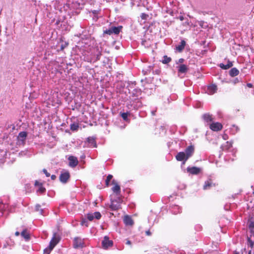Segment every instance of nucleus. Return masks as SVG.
Returning a JSON list of instances; mask_svg holds the SVG:
<instances>
[{"label": "nucleus", "mask_w": 254, "mask_h": 254, "mask_svg": "<svg viewBox=\"0 0 254 254\" xmlns=\"http://www.w3.org/2000/svg\"><path fill=\"white\" fill-rule=\"evenodd\" d=\"M129 93L130 100L127 104V107L128 109H136L142 106L141 102L139 100L138 97L141 95V91L138 88H135L130 91L129 89Z\"/></svg>", "instance_id": "f257e3e1"}, {"label": "nucleus", "mask_w": 254, "mask_h": 254, "mask_svg": "<svg viewBox=\"0 0 254 254\" xmlns=\"http://www.w3.org/2000/svg\"><path fill=\"white\" fill-rule=\"evenodd\" d=\"M102 49L101 47L96 46L92 48L90 51V57L87 59L89 62H95L100 60L102 55Z\"/></svg>", "instance_id": "f03ea898"}, {"label": "nucleus", "mask_w": 254, "mask_h": 254, "mask_svg": "<svg viewBox=\"0 0 254 254\" xmlns=\"http://www.w3.org/2000/svg\"><path fill=\"white\" fill-rule=\"evenodd\" d=\"M249 230L251 233L250 237H248V245L252 247L254 244V224L251 222L249 225Z\"/></svg>", "instance_id": "7ed1b4c3"}, {"label": "nucleus", "mask_w": 254, "mask_h": 254, "mask_svg": "<svg viewBox=\"0 0 254 254\" xmlns=\"http://www.w3.org/2000/svg\"><path fill=\"white\" fill-rule=\"evenodd\" d=\"M178 69V75L180 76L182 74H186L189 70L188 66L184 64H180L177 66Z\"/></svg>", "instance_id": "20e7f679"}, {"label": "nucleus", "mask_w": 254, "mask_h": 254, "mask_svg": "<svg viewBox=\"0 0 254 254\" xmlns=\"http://www.w3.org/2000/svg\"><path fill=\"white\" fill-rule=\"evenodd\" d=\"M209 128L214 131H218L222 129L223 126L219 122H212L209 124Z\"/></svg>", "instance_id": "39448f33"}, {"label": "nucleus", "mask_w": 254, "mask_h": 254, "mask_svg": "<svg viewBox=\"0 0 254 254\" xmlns=\"http://www.w3.org/2000/svg\"><path fill=\"white\" fill-rule=\"evenodd\" d=\"M113 245V241L112 240H110L108 237L105 236L102 242L103 248L105 249H107L108 248L112 247Z\"/></svg>", "instance_id": "423d86ee"}, {"label": "nucleus", "mask_w": 254, "mask_h": 254, "mask_svg": "<svg viewBox=\"0 0 254 254\" xmlns=\"http://www.w3.org/2000/svg\"><path fill=\"white\" fill-rule=\"evenodd\" d=\"M176 160L178 161H183V164H185L188 159H187L186 153L184 152H180L176 156Z\"/></svg>", "instance_id": "0eeeda50"}, {"label": "nucleus", "mask_w": 254, "mask_h": 254, "mask_svg": "<svg viewBox=\"0 0 254 254\" xmlns=\"http://www.w3.org/2000/svg\"><path fill=\"white\" fill-rule=\"evenodd\" d=\"M73 248L75 249L81 248L83 247L84 243L81 239L75 238L73 240Z\"/></svg>", "instance_id": "6e6552de"}, {"label": "nucleus", "mask_w": 254, "mask_h": 254, "mask_svg": "<svg viewBox=\"0 0 254 254\" xmlns=\"http://www.w3.org/2000/svg\"><path fill=\"white\" fill-rule=\"evenodd\" d=\"M27 133L26 131L20 132L17 136L18 141L19 144H24L27 137Z\"/></svg>", "instance_id": "1a4fd4ad"}, {"label": "nucleus", "mask_w": 254, "mask_h": 254, "mask_svg": "<svg viewBox=\"0 0 254 254\" xmlns=\"http://www.w3.org/2000/svg\"><path fill=\"white\" fill-rule=\"evenodd\" d=\"M70 177L69 173L67 171L62 172L59 177L60 181L63 183H66Z\"/></svg>", "instance_id": "9d476101"}, {"label": "nucleus", "mask_w": 254, "mask_h": 254, "mask_svg": "<svg viewBox=\"0 0 254 254\" xmlns=\"http://www.w3.org/2000/svg\"><path fill=\"white\" fill-rule=\"evenodd\" d=\"M194 148L193 146L190 145L186 148L185 149V151L184 152L186 153V155L187 156V159H189L190 157L194 153Z\"/></svg>", "instance_id": "9b49d317"}, {"label": "nucleus", "mask_w": 254, "mask_h": 254, "mask_svg": "<svg viewBox=\"0 0 254 254\" xmlns=\"http://www.w3.org/2000/svg\"><path fill=\"white\" fill-rule=\"evenodd\" d=\"M188 172L190 173L192 175H197L201 172V169L196 167H188Z\"/></svg>", "instance_id": "f8f14e48"}, {"label": "nucleus", "mask_w": 254, "mask_h": 254, "mask_svg": "<svg viewBox=\"0 0 254 254\" xmlns=\"http://www.w3.org/2000/svg\"><path fill=\"white\" fill-rule=\"evenodd\" d=\"M69 165L71 167H75L78 164L77 158L74 156H70L68 157Z\"/></svg>", "instance_id": "ddd939ff"}, {"label": "nucleus", "mask_w": 254, "mask_h": 254, "mask_svg": "<svg viewBox=\"0 0 254 254\" xmlns=\"http://www.w3.org/2000/svg\"><path fill=\"white\" fill-rule=\"evenodd\" d=\"M215 186V184L213 183L212 180L210 179H209L204 182L203 188L204 190H209L211 187Z\"/></svg>", "instance_id": "4468645a"}, {"label": "nucleus", "mask_w": 254, "mask_h": 254, "mask_svg": "<svg viewBox=\"0 0 254 254\" xmlns=\"http://www.w3.org/2000/svg\"><path fill=\"white\" fill-rule=\"evenodd\" d=\"M217 90V86L215 84H212L207 87V92L210 95H212L216 92Z\"/></svg>", "instance_id": "2eb2a0df"}, {"label": "nucleus", "mask_w": 254, "mask_h": 254, "mask_svg": "<svg viewBox=\"0 0 254 254\" xmlns=\"http://www.w3.org/2000/svg\"><path fill=\"white\" fill-rule=\"evenodd\" d=\"M87 141L88 143V146L89 147H97V144L95 138L93 137H88Z\"/></svg>", "instance_id": "dca6fc26"}, {"label": "nucleus", "mask_w": 254, "mask_h": 254, "mask_svg": "<svg viewBox=\"0 0 254 254\" xmlns=\"http://www.w3.org/2000/svg\"><path fill=\"white\" fill-rule=\"evenodd\" d=\"M186 45V41L184 40H182L180 44L176 47V50L179 52H182L184 49Z\"/></svg>", "instance_id": "f3484780"}, {"label": "nucleus", "mask_w": 254, "mask_h": 254, "mask_svg": "<svg viewBox=\"0 0 254 254\" xmlns=\"http://www.w3.org/2000/svg\"><path fill=\"white\" fill-rule=\"evenodd\" d=\"M124 222L126 225L131 226L133 224V220L131 217L128 215L125 216L124 218Z\"/></svg>", "instance_id": "a211bd4d"}, {"label": "nucleus", "mask_w": 254, "mask_h": 254, "mask_svg": "<svg viewBox=\"0 0 254 254\" xmlns=\"http://www.w3.org/2000/svg\"><path fill=\"white\" fill-rule=\"evenodd\" d=\"M113 184L115 185V186L112 188V190L114 192L116 193L117 195L120 194L121 192L120 187L119 185L115 183V181H112Z\"/></svg>", "instance_id": "6ab92c4d"}, {"label": "nucleus", "mask_w": 254, "mask_h": 254, "mask_svg": "<svg viewBox=\"0 0 254 254\" xmlns=\"http://www.w3.org/2000/svg\"><path fill=\"white\" fill-rule=\"evenodd\" d=\"M202 119L207 123H210L213 121L212 116L208 113H206L203 115Z\"/></svg>", "instance_id": "aec40b11"}, {"label": "nucleus", "mask_w": 254, "mask_h": 254, "mask_svg": "<svg viewBox=\"0 0 254 254\" xmlns=\"http://www.w3.org/2000/svg\"><path fill=\"white\" fill-rule=\"evenodd\" d=\"M8 204H4L3 203H0V211L1 212L2 214H3L5 212L8 211Z\"/></svg>", "instance_id": "412c9836"}, {"label": "nucleus", "mask_w": 254, "mask_h": 254, "mask_svg": "<svg viewBox=\"0 0 254 254\" xmlns=\"http://www.w3.org/2000/svg\"><path fill=\"white\" fill-rule=\"evenodd\" d=\"M119 203L115 200H112L110 204V208L113 210H117L119 208Z\"/></svg>", "instance_id": "4be33fe9"}, {"label": "nucleus", "mask_w": 254, "mask_h": 254, "mask_svg": "<svg viewBox=\"0 0 254 254\" xmlns=\"http://www.w3.org/2000/svg\"><path fill=\"white\" fill-rule=\"evenodd\" d=\"M21 236L23 237L26 241H28L30 239V235L27 229H24L21 232Z\"/></svg>", "instance_id": "5701e85b"}, {"label": "nucleus", "mask_w": 254, "mask_h": 254, "mask_svg": "<svg viewBox=\"0 0 254 254\" xmlns=\"http://www.w3.org/2000/svg\"><path fill=\"white\" fill-rule=\"evenodd\" d=\"M239 71L236 67H233V68H231L230 69V70L229 71V75L232 77L236 76L238 75L239 74Z\"/></svg>", "instance_id": "b1692460"}, {"label": "nucleus", "mask_w": 254, "mask_h": 254, "mask_svg": "<svg viewBox=\"0 0 254 254\" xmlns=\"http://www.w3.org/2000/svg\"><path fill=\"white\" fill-rule=\"evenodd\" d=\"M59 239H58V238H57L56 237V234H55L54 237H53V238L52 239L50 242L49 246H53L54 248L55 247V246L59 243Z\"/></svg>", "instance_id": "393cba45"}, {"label": "nucleus", "mask_w": 254, "mask_h": 254, "mask_svg": "<svg viewBox=\"0 0 254 254\" xmlns=\"http://www.w3.org/2000/svg\"><path fill=\"white\" fill-rule=\"evenodd\" d=\"M233 66V64L231 62L228 61L226 64H220L219 66L224 69H227Z\"/></svg>", "instance_id": "a878e982"}, {"label": "nucleus", "mask_w": 254, "mask_h": 254, "mask_svg": "<svg viewBox=\"0 0 254 254\" xmlns=\"http://www.w3.org/2000/svg\"><path fill=\"white\" fill-rule=\"evenodd\" d=\"M232 146V143L230 142L227 141L225 144L222 145L221 148L223 150H228Z\"/></svg>", "instance_id": "bb28decb"}, {"label": "nucleus", "mask_w": 254, "mask_h": 254, "mask_svg": "<svg viewBox=\"0 0 254 254\" xmlns=\"http://www.w3.org/2000/svg\"><path fill=\"white\" fill-rule=\"evenodd\" d=\"M239 130V127L235 125H233L232 127L230 128V131L231 133L232 134H236Z\"/></svg>", "instance_id": "cd10ccee"}, {"label": "nucleus", "mask_w": 254, "mask_h": 254, "mask_svg": "<svg viewBox=\"0 0 254 254\" xmlns=\"http://www.w3.org/2000/svg\"><path fill=\"white\" fill-rule=\"evenodd\" d=\"M122 26L112 27V33L115 34H118L121 31Z\"/></svg>", "instance_id": "c85d7f7f"}, {"label": "nucleus", "mask_w": 254, "mask_h": 254, "mask_svg": "<svg viewBox=\"0 0 254 254\" xmlns=\"http://www.w3.org/2000/svg\"><path fill=\"white\" fill-rule=\"evenodd\" d=\"M79 127L78 124L77 123H73L71 124L70 126V128L72 131H76L78 129Z\"/></svg>", "instance_id": "c756f323"}, {"label": "nucleus", "mask_w": 254, "mask_h": 254, "mask_svg": "<svg viewBox=\"0 0 254 254\" xmlns=\"http://www.w3.org/2000/svg\"><path fill=\"white\" fill-rule=\"evenodd\" d=\"M171 61V58L167 57V56H164L163 57V60L162 61V63L164 64H167Z\"/></svg>", "instance_id": "7c9ffc66"}, {"label": "nucleus", "mask_w": 254, "mask_h": 254, "mask_svg": "<svg viewBox=\"0 0 254 254\" xmlns=\"http://www.w3.org/2000/svg\"><path fill=\"white\" fill-rule=\"evenodd\" d=\"M172 212L174 214H177L181 212V209L178 205L175 206L172 208Z\"/></svg>", "instance_id": "2f4dec72"}, {"label": "nucleus", "mask_w": 254, "mask_h": 254, "mask_svg": "<svg viewBox=\"0 0 254 254\" xmlns=\"http://www.w3.org/2000/svg\"><path fill=\"white\" fill-rule=\"evenodd\" d=\"M53 246H49V247L44 250V254H50L51 251L53 249Z\"/></svg>", "instance_id": "473e14b6"}, {"label": "nucleus", "mask_w": 254, "mask_h": 254, "mask_svg": "<svg viewBox=\"0 0 254 254\" xmlns=\"http://www.w3.org/2000/svg\"><path fill=\"white\" fill-rule=\"evenodd\" d=\"M112 178H113V176L112 175H109L107 177V178H106V179L105 180V183H106V185L107 186H109L110 182L112 179Z\"/></svg>", "instance_id": "72a5a7b5"}, {"label": "nucleus", "mask_w": 254, "mask_h": 254, "mask_svg": "<svg viewBox=\"0 0 254 254\" xmlns=\"http://www.w3.org/2000/svg\"><path fill=\"white\" fill-rule=\"evenodd\" d=\"M35 210L36 211H39L41 214L44 215L43 214L44 210H43V209L41 208V205L40 204H37L35 206Z\"/></svg>", "instance_id": "f704fd0d"}, {"label": "nucleus", "mask_w": 254, "mask_h": 254, "mask_svg": "<svg viewBox=\"0 0 254 254\" xmlns=\"http://www.w3.org/2000/svg\"><path fill=\"white\" fill-rule=\"evenodd\" d=\"M46 191V189L43 186H40L37 190V192L40 193H43Z\"/></svg>", "instance_id": "c9c22d12"}, {"label": "nucleus", "mask_w": 254, "mask_h": 254, "mask_svg": "<svg viewBox=\"0 0 254 254\" xmlns=\"http://www.w3.org/2000/svg\"><path fill=\"white\" fill-rule=\"evenodd\" d=\"M94 218H96L97 219H99L101 217V215L100 212H95L93 213Z\"/></svg>", "instance_id": "e433bc0d"}, {"label": "nucleus", "mask_w": 254, "mask_h": 254, "mask_svg": "<svg viewBox=\"0 0 254 254\" xmlns=\"http://www.w3.org/2000/svg\"><path fill=\"white\" fill-rule=\"evenodd\" d=\"M128 113H123L121 114L122 118L125 121H127V120Z\"/></svg>", "instance_id": "4c0bfd02"}, {"label": "nucleus", "mask_w": 254, "mask_h": 254, "mask_svg": "<svg viewBox=\"0 0 254 254\" xmlns=\"http://www.w3.org/2000/svg\"><path fill=\"white\" fill-rule=\"evenodd\" d=\"M81 225L82 226H85L86 227L88 226V222L86 219H82L81 222Z\"/></svg>", "instance_id": "58836bf2"}, {"label": "nucleus", "mask_w": 254, "mask_h": 254, "mask_svg": "<svg viewBox=\"0 0 254 254\" xmlns=\"http://www.w3.org/2000/svg\"><path fill=\"white\" fill-rule=\"evenodd\" d=\"M93 216H94L93 213L88 214L87 216L88 220H89V221H92L94 218V217Z\"/></svg>", "instance_id": "ea45409f"}, {"label": "nucleus", "mask_w": 254, "mask_h": 254, "mask_svg": "<svg viewBox=\"0 0 254 254\" xmlns=\"http://www.w3.org/2000/svg\"><path fill=\"white\" fill-rule=\"evenodd\" d=\"M104 34H107L108 35H111L113 34L112 30V27L109 28V29L106 30L104 31Z\"/></svg>", "instance_id": "a19ab883"}, {"label": "nucleus", "mask_w": 254, "mask_h": 254, "mask_svg": "<svg viewBox=\"0 0 254 254\" xmlns=\"http://www.w3.org/2000/svg\"><path fill=\"white\" fill-rule=\"evenodd\" d=\"M185 61V60L183 58L179 59L178 61H176V63L177 64L179 65L180 64H182Z\"/></svg>", "instance_id": "79ce46f5"}, {"label": "nucleus", "mask_w": 254, "mask_h": 254, "mask_svg": "<svg viewBox=\"0 0 254 254\" xmlns=\"http://www.w3.org/2000/svg\"><path fill=\"white\" fill-rule=\"evenodd\" d=\"M147 16H148V15L144 13H141V15L140 16L141 18L142 19H146L147 18Z\"/></svg>", "instance_id": "37998d69"}, {"label": "nucleus", "mask_w": 254, "mask_h": 254, "mask_svg": "<svg viewBox=\"0 0 254 254\" xmlns=\"http://www.w3.org/2000/svg\"><path fill=\"white\" fill-rule=\"evenodd\" d=\"M43 172H44V173L46 175V176L47 177H49V176H50V173H49L47 172V170H46V169H44L43 170Z\"/></svg>", "instance_id": "c03bdc74"}, {"label": "nucleus", "mask_w": 254, "mask_h": 254, "mask_svg": "<svg viewBox=\"0 0 254 254\" xmlns=\"http://www.w3.org/2000/svg\"><path fill=\"white\" fill-rule=\"evenodd\" d=\"M222 137L224 140H227L228 139V136L227 134H224L222 136Z\"/></svg>", "instance_id": "a18cd8bd"}, {"label": "nucleus", "mask_w": 254, "mask_h": 254, "mask_svg": "<svg viewBox=\"0 0 254 254\" xmlns=\"http://www.w3.org/2000/svg\"><path fill=\"white\" fill-rule=\"evenodd\" d=\"M67 46V44L65 43L64 45L62 44L61 46V49L63 50Z\"/></svg>", "instance_id": "49530a36"}, {"label": "nucleus", "mask_w": 254, "mask_h": 254, "mask_svg": "<svg viewBox=\"0 0 254 254\" xmlns=\"http://www.w3.org/2000/svg\"><path fill=\"white\" fill-rule=\"evenodd\" d=\"M51 179H52V180H55V179H56V175H52L51 176Z\"/></svg>", "instance_id": "de8ad7c7"}, {"label": "nucleus", "mask_w": 254, "mask_h": 254, "mask_svg": "<svg viewBox=\"0 0 254 254\" xmlns=\"http://www.w3.org/2000/svg\"><path fill=\"white\" fill-rule=\"evenodd\" d=\"M145 233L147 235V236H150L151 235V232H150V231H146L145 232Z\"/></svg>", "instance_id": "09e8293b"}, {"label": "nucleus", "mask_w": 254, "mask_h": 254, "mask_svg": "<svg viewBox=\"0 0 254 254\" xmlns=\"http://www.w3.org/2000/svg\"><path fill=\"white\" fill-rule=\"evenodd\" d=\"M155 112H156V110H154V111H151V114L152 116H155Z\"/></svg>", "instance_id": "8fccbe9b"}, {"label": "nucleus", "mask_w": 254, "mask_h": 254, "mask_svg": "<svg viewBox=\"0 0 254 254\" xmlns=\"http://www.w3.org/2000/svg\"><path fill=\"white\" fill-rule=\"evenodd\" d=\"M239 82V81L238 79L237 78H236V79L234 80V83H238V82Z\"/></svg>", "instance_id": "3c124183"}, {"label": "nucleus", "mask_w": 254, "mask_h": 254, "mask_svg": "<svg viewBox=\"0 0 254 254\" xmlns=\"http://www.w3.org/2000/svg\"><path fill=\"white\" fill-rule=\"evenodd\" d=\"M19 235H20V233H19L18 231H16V232L15 233V235L16 236H18Z\"/></svg>", "instance_id": "603ef678"}, {"label": "nucleus", "mask_w": 254, "mask_h": 254, "mask_svg": "<svg viewBox=\"0 0 254 254\" xmlns=\"http://www.w3.org/2000/svg\"><path fill=\"white\" fill-rule=\"evenodd\" d=\"M247 86L249 87H252L253 86V85L251 84V83H248L247 84Z\"/></svg>", "instance_id": "864d4df0"}, {"label": "nucleus", "mask_w": 254, "mask_h": 254, "mask_svg": "<svg viewBox=\"0 0 254 254\" xmlns=\"http://www.w3.org/2000/svg\"><path fill=\"white\" fill-rule=\"evenodd\" d=\"M126 244L127 245H130L131 244V242L129 240L127 241V243H126Z\"/></svg>", "instance_id": "5fc2aeb1"}, {"label": "nucleus", "mask_w": 254, "mask_h": 254, "mask_svg": "<svg viewBox=\"0 0 254 254\" xmlns=\"http://www.w3.org/2000/svg\"><path fill=\"white\" fill-rule=\"evenodd\" d=\"M180 20L183 21L184 19V17L183 16H180Z\"/></svg>", "instance_id": "6e6d98bb"}, {"label": "nucleus", "mask_w": 254, "mask_h": 254, "mask_svg": "<svg viewBox=\"0 0 254 254\" xmlns=\"http://www.w3.org/2000/svg\"><path fill=\"white\" fill-rule=\"evenodd\" d=\"M35 185H39V183L37 181H36L35 183Z\"/></svg>", "instance_id": "4d7b16f0"}, {"label": "nucleus", "mask_w": 254, "mask_h": 254, "mask_svg": "<svg viewBox=\"0 0 254 254\" xmlns=\"http://www.w3.org/2000/svg\"><path fill=\"white\" fill-rule=\"evenodd\" d=\"M235 254H239V253H235Z\"/></svg>", "instance_id": "13d9d810"}, {"label": "nucleus", "mask_w": 254, "mask_h": 254, "mask_svg": "<svg viewBox=\"0 0 254 254\" xmlns=\"http://www.w3.org/2000/svg\"><path fill=\"white\" fill-rule=\"evenodd\" d=\"M249 254H251V253H249Z\"/></svg>", "instance_id": "bf43d9fd"}, {"label": "nucleus", "mask_w": 254, "mask_h": 254, "mask_svg": "<svg viewBox=\"0 0 254 254\" xmlns=\"http://www.w3.org/2000/svg\"><path fill=\"white\" fill-rule=\"evenodd\" d=\"M253 193L254 194V192H253Z\"/></svg>", "instance_id": "052dcab7"}]
</instances>
